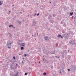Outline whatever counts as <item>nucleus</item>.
<instances>
[{"label":"nucleus","mask_w":76,"mask_h":76,"mask_svg":"<svg viewBox=\"0 0 76 76\" xmlns=\"http://www.w3.org/2000/svg\"><path fill=\"white\" fill-rule=\"evenodd\" d=\"M14 60H15V57H13Z\"/></svg>","instance_id":"9b49d317"},{"label":"nucleus","mask_w":76,"mask_h":76,"mask_svg":"<svg viewBox=\"0 0 76 76\" xmlns=\"http://www.w3.org/2000/svg\"><path fill=\"white\" fill-rule=\"evenodd\" d=\"M12 26V27H13V25H10V26H9V27H10V26Z\"/></svg>","instance_id":"6e6552de"},{"label":"nucleus","mask_w":76,"mask_h":76,"mask_svg":"<svg viewBox=\"0 0 76 76\" xmlns=\"http://www.w3.org/2000/svg\"><path fill=\"white\" fill-rule=\"evenodd\" d=\"M21 45H22V46H23V47H25V43H23L21 44Z\"/></svg>","instance_id":"f03ea898"},{"label":"nucleus","mask_w":76,"mask_h":76,"mask_svg":"<svg viewBox=\"0 0 76 76\" xmlns=\"http://www.w3.org/2000/svg\"><path fill=\"white\" fill-rule=\"evenodd\" d=\"M21 14H22V12H20Z\"/></svg>","instance_id":"bb28decb"},{"label":"nucleus","mask_w":76,"mask_h":76,"mask_svg":"<svg viewBox=\"0 0 76 76\" xmlns=\"http://www.w3.org/2000/svg\"><path fill=\"white\" fill-rule=\"evenodd\" d=\"M13 19H14V18H13Z\"/></svg>","instance_id":"2f4dec72"},{"label":"nucleus","mask_w":76,"mask_h":76,"mask_svg":"<svg viewBox=\"0 0 76 76\" xmlns=\"http://www.w3.org/2000/svg\"><path fill=\"white\" fill-rule=\"evenodd\" d=\"M18 44L19 45V44H20V43H18Z\"/></svg>","instance_id":"4468645a"},{"label":"nucleus","mask_w":76,"mask_h":76,"mask_svg":"<svg viewBox=\"0 0 76 76\" xmlns=\"http://www.w3.org/2000/svg\"><path fill=\"white\" fill-rule=\"evenodd\" d=\"M21 50H23V47H21Z\"/></svg>","instance_id":"39448f33"},{"label":"nucleus","mask_w":76,"mask_h":76,"mask_svg":"<svg viewBox=\"0 0 76 76\" xmlns=\"http://www.w3.org/2000/svg\"><path fill=\"white\" fill-rule=\"evenodd\" d=\"M27 75V73H25V75Z\"/></svg>","instance_id":"f8f14e48"},{"label":"nucleus","mask_w":76,"mask_h":76,"mask_svg":"<svg viewBox=\"0 0 76 76\" xmlns=\"http://www.w3.org/2000/svg\"><path fill=\"white\" fill-rule=\"evenodd\" d=\"M61 38H63V36H61Z\"/></svg>","instance_id":"f3484780"},{"label":"nucleus","mask_w":76,"mask_h":76,"mask_svg":"<svg viewBox=\"0 0 76 76\" xmlns=\"http://www.w3.org/2000/svg\"><path fill=\"white\" fill-rule=\"evenodd\" d=\"M37 35H38V33H37Z\"/></svg>","instance_id":"b1692460"},{"label":"nucleus","mask_w":76,"mask_h":76,"mask_svg":"<svg viewBox=\"0 0 76 76\" xmlns=\"http://www.w3.org/2000/svg\"><path fill=\"white\" fill-rule=\"evenodd\" d=\"M2 4H3V3H2L1 1H0V6H1V5H2Z\"/></svg>","instance_id":"20e7f679"},{"label":"nucleus","mask_w":76,"mask_h":76,"mask_svg":"<svg viewBox=\"0 0 76 76\" xmlns=\"http://www.w3.org/2000/svg\"><path fill=\"white\" fill-rule=\"evenodd\" d=\"M23 12H25V11H23Z\"/></svg>","instance_id":"7c9ffc66"},{"label":"nucleus","mask_w":76,"mask_h":76,"mask_svg":"<svg viewBox=\"0 0 76 76\" xmlns=\"http://www.w3.org/2000/svg\"><path fill=\"white\" fill-rule=\"evenodd\" d=\"M47 39H48V37L47 36H45V40H47Z\"/></svg>","instance_id":"f257e3e1"},{"label":"nucleus","mask_w":76,"mask_h":76,"mask_svg":"<svg viewBox=\"0 0 76 76\" xmlns=\"http://www.w3.org/2000/svg\"><path fill=\"white\" fill-rule=\"evenodd\" d=\"M7 45H8V43H7Z\"/></svg>","instance_id":"a211bd4d"},{"label":"nucleus","mask_w":76,"mask_h":76,"mask_svg":"<svg viewBox=\"0 0 76 76\" xmlns=\"http://www.w3.org/2000/svg\"><path fill=\"white\" fill-rule=\"evenodd\" d=\"M60 73H61V72H60Z\"/></svg>","instance_id":"473e14b6"},{"label":"nucleus","mask_w":76,"mask_h":76,"mask_svg":"<svg viewBox=\"0 0 76 76\" xmlns=\"http://www.w3.org/2000/svg\"><path fill=\"white\" fill-rule=\"evenodd\" d=\"M37 16H38L39 15V13H38L37 14Z\"/></svg>","instance_id":"dca6fc26"},{"label":"nucleus","mask_w":76,"mask_h":76,"mask_svg":"<svg viewBox=\"0 0 76 76\" xmlns=\"http://www.w3.org/2000/svg\"><path fill=\"white\" fill-rule=\"evenodd\" d=\"M49 3H51V1H50V2H49Z\"/></svg>","instance_id":"5701e85b"},{"label":"nucleus","mask_w":76,"mask_h":76,"mask_svg":"<svg viewBox=\"0 0 76 76\" xmlns=\"http://www.w3.org/2000/svg\"><path fill=\"white\" fill-rule=\"evenodd\" d=\"M19 55L20 56V53H19Z\"/></svg>","instance_id":"4be33fe9"},{"label":"nucleus","mask_w":76,"mask_h":76,"mask_svg":"<svg viewBox=\"0 0 76 76\" xmlns=\"http://www.w3.org/2000/svg\"><path fill=\"white\" fill-rule=\"evenodd\" d=\"M13 28H15V27H13Z\"/></svg>","instance_id":"cd10ccee"},{"label":"nucleus","mask_w":76,"mask_h":76,"mask_svg":"<svg viewBox=\"0 0 76 76\" xmlns=\"http://www.w3.org/2000/svg\"><path fill=\"white\" fill-rule=\"evenodd\" d=\"M69 50H68V52H69Z\"/></svg>","instance_id":"c85d7f7f"},{"label":"nucleus","mask_w":76,"mask_h":76,"mask_svg":"<svg viewBox=\"0 0 76 76\" xmlns=\"http://www.w3.org/2000/svg\"><path fill=\"white\" fill-rule=\"evenodd\" d=\"M24 57H26V54H24Z\"/></svg>","instance_id":"9d476101"},{"label":"nucleus","mask_w":76,"mask_h":76,"mask_svg":"<svg viewBox=\"0 0 76 76\" xmlns=\"http://www.w3.org/2000/svg\"><path fill=\"white\" fill-rule=\"evenodd\" d=\"M9 12H10V11H9Z\"/></svg>","instance_id":"a878e982"},{"label":"nucleus","mask_w":76,"mask_h":76,"mask_svg":"<svg viewBox=\"0 0 76 76\" xmlns=\"http://www.w3.org/2000/svg\"><path fill=\"white\" fill-rule=\"evenodd\" d=\"M43 75H44V76H45V75H46V73L45 72H44L43 73Z\"/></svg>","instance_id":"423d86ee"},{"label":"nucleus","mask_w":76,"mask_h":76,"mask_svg":"<svg viewBox=\"0 0 76 76\" xmlns=\"http://www.w3.org/2000/svg\"><path fill=\"white\" fill-rule=\"evenodd\" d=\"M73 12H71L70 13V14L71 15H73Z\"/></svg>","instance_id":"0eeeda50"},{"label":"nucleus","mask_w":76,"mask_h":76,"mask_svg":"<svg viewBox=\"0 0 76 76\" xmlns=\"http://www.w3.org/2000/svg\"><path fill=\"white\" fill-rule=\"evenodd\" d=\"M68 71H70V69H68Z\"/></svg>","instance_id":"2eb2a0df"},{"label":"nucleus","mask_w":76,"mask_h":76,"mask_svg":"<svg viewBox=\"0 0 76 76\" xmlns=\"http://www.w3.org/2000/svg\"><path fill=\"white\" fill-rule=\"evenodd\" d=\"M61 37V35H58V37Z\"/></svg>","instance_id":"1a4fd4ad"},{"label":"nucleus","mask_w":76,"mask_h":76,"mask_svg":"<svg viewBox=\"0 0 76 76\" xmlns=\"http://www.w3.org/2000/svg\"><path fill=\"white\" fill-rule=\"evenodd\" d=\"M39 63H40V61H39Z\"/></svg>","instance_id":"393cba45"},{"label":"nucleus","mask_w":76,"mask_h":76,"mask_svg":"<svg viewBox=\"0 0 76 76\" xmlns=\"http://www.w3.org/2000/svg\"><path fill=\"white\" fill-rule=\"evenodd\" d=\"M58 58H60V57H59L58 56Z\"/></svg>","instance_id":"aec40b11"},{"label":"nucleus","mask_w":76,"mask_h":76,"mask_svg":"<svg viewBox=\"0 0 76 76\" xmlns=\"http://www.w3.org/2000/svg\"><path fill=\"white\" fill-rule=\"evenodd\" d=\"M18 72H17L16 74L15 75V76H18Z\"/></svg>","instance_id":"7ed1b4c3"},{"label":"nucleus","mask_w":76,"mask_h":76,"mask_svg":"<svg viewBox=\"0 0 76 76\" xmlns=\"http://www.w3.org/2000/svg\"><path fill=\"white\" fill-rule=\"evenodd\" d=\"M8 48H10V47H8Z\"/></svg>","instance_id":"412c9836"},{"label":"nucleus","mask_w":76,"mask_h":76,"mask_svg":"<svg viewBox=\"0 0 76 76\" xmlns=\"http://www.w3.org/2000/svg\"><path fill=\"white\" fill-rule=\"evenodd\" d=\"M16 66H18V64H16Z\"/></svg>","instance_id":"6ab92c4d"},{"label":"nucleus","mask_w":76,"mask_h":76,"mask_svg":"<svg viewBox=\"0 0 76 76\" xmlns=\"http://www.w3.org/2000/svg\"><path fill=\"white\" fill-rule=\"evenodd\" d=\"M35 15H37V13H35L34 14V16H35Z\"/></svg>","instance_id":"ddd939ff"},{"label":"nucleus","mask_w":76,"mask_h":76,"mask_svg":"<svg viewBox=\"0 0 76 76\" xmlns=\"http://www.w3.org/2000/svg\"><path fill=\"white\" fill-rule=\"evenodd\" d=\"M57 57V56H56V57Z\"/></svg>","instance_id":"c756f323"}]
</instances>
